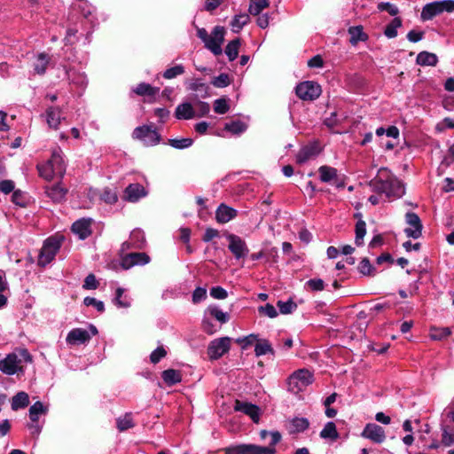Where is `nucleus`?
I'll list each match as a JSON object with an SVG mask.
<instances>
[{
	"label": "nucleus",
	"instance_id": "nucleus-10",
	"mask_svg": "<svg viewBox=\"0 0 454 454\" xmlns=\"http://www.w3.org/2000/svg\"><path fill=\"white\" fill-rule=\"evenodd\" d=\"M231 339L222 337L213 340L207 348V355L211 360H216L226 354L231 348Z\"/></svg>",
	"mask_w": 454,
	"mask_h": 454
},
{
	"label": "nucleus",
	"instance_id": "nucleus-5",
	"mask_svg": "<svg viewBox=\"0 0 454 454\" xmlns=\"http://www.w3.org/2000/svg\"><path fill=\"white\" fill-rule=\"evenodd\" d=\"M313 374L306 369H300L291 374L287 380L288 390L294 394L304 390L313 382Z\"/></svg>",
	"mask_w": 454,
	"mask_h": 454
},
{
	"label": "nucleus",
	"instance_id": "nucleus-53",
	"mask_svg": "<svg viewBox=\"0 0 454 454\" xmlns=\"http://www.w3.org/2000/svg\"><path fill=\"white\" fill-rule=\"evenodd\" d=\"M184 73V68L182 65H176L173 67L168 68L164 74L163 77L166 79H173L177 75L183 74Z\"/></svg>",
	"mask_w": 454,
	"mask_h": 454
},
{
	"label": "nucleus",
	"instance_id": "nucleus-59",
	"mask_svg": "<svg viewBox=\"0 0 454 454\" xmlns=\"http://www.w3.org/2000/svg\"><path fill=\"white\" fill-rule=\"evenodd\" d=\"M167 352L162 347L157 348L150 356V360L153 364H157L161 358L166 356Z\"/></svg>",
	"mask_w": 454,
	"mask_h": 454
},
{
	"label": "nucleus",
	"instance_id": "nucleus-49",
	"mask_svg": "<svg viewBox=\"0 0 454 454\" xmlns=\"http://www.w3.org/2000/svg\"><path fill=\"white\" fill-rule=\"evenodd\" d=\"M278 307L279 308V311L282 314H290L297 309V304L289 300L287 301H278Z\"/></svg>",
	"mask_w": 454,
	"mask_h": 454
},
{
	"label": "nucleus",
	"instance_id": "nucleus-28",
	"mask_svg": "<svg viewBox=\"0 0 454 454\" xmlns=\"http://www.w3.org/2000/svg\"><path fill=\"white\" fill-rule=\"evenodd\" d=\"M416 61L420 66L434 67L438 62V58L434 53L421 51L418 54Z\"/></svg>",
	"mask_w": 454,
	"mask_h": 454
},
{
	"label": "nucleus",
	"instance_id": "nucleus-27",
	"mask_svg": "<svg viewBox=\"0 0 454 454\" xmlns=\"http://www.w3.org/2000/svg\"><path fill=\"white\" fill-rule=\"evenodd\" d=\"M350 39L349 42L352 45H356L358 42H364L368 36L364 33L362 26L350 27L348 30Z\"/></svg>",
	"mask_w": 454,
	"mask_h": 454
},
{
	"label": "nucleus",
	"instance_id": "nucleus-40",
	"mask_svg": "<svg viewBox=\"0 0 454 454\" xmlns=\"http://www.w3.org/2000/svg\"><path fill=\"white\" fill-rule=\"evenodd\" d=\"M356 238H355V243L356 246H361L364 244V238L366 234V224L365 222L363 220L357 221L356 224Z\"/></svg>",
	"mask_w": 454,
	"mask_h": 454
},
{
	"label": "nucleus",
	"instance_id": "nucleus-4",
	"mask_svg": "<svg viewBox=\"0 0 454 454\" xmlns=\"http://www.w3.org/2000/svg\"><path fill=\"white\" fill-rule=\"evenodd\" d=\"M37 169L40 176L48 181L53 179L54 176L62 177L66 172V164L60 148L54 149L51 159L43 164H38Z\"/></svg>",
	"mask_w": 454,
	"mask_h": 454
},
{
	"label": "nucleus",
	"instance_id": "nucleus-57",
	"mask_svg": "<svg viewBox=\"0 0 454 454\" xmlns=\"http://www.w3.org/2000/svg\"><path fill=\"white\" fill-rule=\"evenodd\" d=\"M83 303L86 306H93L96 308V309L99 312H103L105 310V305L104 302L101 301H98L93 297L87 296L83 300Z\"/></svg>",
	"mask_w": 454,
	"mask_h": 454
},
{
	"label": "nucleus",
	"instance_id": "nucleus-50",
	"mask_svg": "<svg viewBox=\"0 0 454 454\" xmlns=\"http://www.w3.org/2000/svg\"><path fill=\"white\" fill-rule=\"evenodd\" d=\"M259 340L257 334H249L243 338H239L236 340V342L241 346L242 349L247 348L249 346L253 345L254 342Z\"/></svg>",
	"mask_w": 454,
	"mask_h": 454
},
{
	"label": "nucleus",
	"instance_id": "nucleus-35",
	"mask_svg": "<svg viewBox=\"0 0 454 454\" xmlns=\"http://www.w3.org/2000/svg\"><path fill=\"white\" fill-rule=\"evenodd\" d=\"M116 426L120 432H123L134 427L135 424L133 422L131 414L126 413L124 416L119 417L116 419Z\"/></svg>",
	"mask_w": 454,
	"mask_h": 454
},
{
	"label": "nucleus",
	"instance_id": "nucleus-12",
	"mask_svg": "<svg viewBox=\"0 0 454 454\" xmlns=\"http://www.w3.org/2000/svg\"><path fill=\"white\" fill-rule=\"evenodd\" d=\"M225 30L223 27H215L207 42L205 46L207 49L211 51L215 55L222 54V43L224 40Z\"/></svg>",
	"mask_w": 454,
	"mask_h": 454
},
{
	"label": "nucleus",
	"instance_id": "nucleus-3",
	"mask_svg": "<svg viewBox=\"0 0 454 454\" xmlns=\"http://www.w3.org/2000/svg\"><path fill=\"white\" fill-rule=\"evenodd\" d=\"M32 363V356L27 349L21 348L17 353H11L0 361V371L6 375L23 372V364Z\"/></svg>",
	"mask_w": 454,
	"mask_h": 454
},
{
	"label": "nucleus",
	"instance_id": "nucleus-46",
	"mask_svg": "<svg viewBox=\"0 0 454 454\" xmlns=\"http://www.w3.org/2000/svg\"><path fill=\"white\" fill-rule=\"evenodd\" d=\"M145 242V234L140 230H134L130 234V243L136 248H141Z\"/></svg>",
	"mask_w": 454,
	"mask_h": 454
},
{
	"label": "nucleus",
	"instance_id": "nucleus-13",
	"mask_svg": "<svg viewBox=\"0 0 454 454\" xmlns=\"http://www.w3.org/2000/svg\"><path fill=\"white\" fill-rule=\"evenodd\" d=\"M406 223L409 225L404 230L407 237L419 239L422 234V223L419 215L412 212H408L405 215Z\"/></svg>",
	"mask_w": 454,
	"mask_h": 454
},
{
	"label": "nucleus",
	"instance_id": "nucleus-37",
	"mask_svg": "<svg viewBox=\"0 0 454 454\" xmlns=\"http://www.w3.org/2000/svg\"><path fill=\"white\" fill-rule=\"evenodd\" d=\"M240 46V40L239 39H234L231 41L226 48H225V54L227 55L230 61H233L237 59L239 55V49Z\"/></svg>",
	"mask_w": 454,
	"mask_h": 454
},
{
	"label": "nucleus",
	"instance_id": "nucleus-55",
	"mask_svg": "<svg viewBox=\"0 0 454 454\" xmlns=\"http://www.w3.org/2000/svg\"><path fill=\"white\" fill-rule=\"evenodd\" d=\"M212 84L216 88H224L230 84V78L227 74H221L215 77Z\"/></svg>",
	"mask_w": 454,
	"mask_h": 454
},
{
	"label": "nucleus",
	"instance_id": "nucleus-60",
	"mask_svg": "<svg viewBox=\"0 0 454 454\" xmlns=\"http://www.w3.org/2000/svg\"><path fill=\"white\" fill-rule=\"evenodd\" d=\"M442 442L445 446H450L454 444V432L449 431L446 428L442 430Z\"/></svg>",
	"mask_w": 454,
	"mask_h": 454
},
{
	"label": "nucleus",
	"instance_id": "nucleus-64",
	"mask_svg": "<svg viewBox=\"0 0 454 454\" xmlns=\"http://www.w3.org/2000/svg\"><path fill=\"white\" fill-rule=\"evenodd\" d=\"M210 295L215 299H225L228 295L227 291L221 286L211 288Z\"/></svg>",
	"mask_w": 454,
	"mask_h": 454
},
{
	"label": "nucleus",
	"instance_id": "nucleus-38",
	"mask_svg": "<svg viewBox=\"0 0 454 454\" xmlns=\"http://www.w3.org/2000/svg\"><path fill=\"white\" fill-rule=\"evenodd\" d=\"M159 88L152 87L150 84L145 82H141L135 89H133V91L139 96H154L159 92Z\"/></svg>",
	"mask_w": 454,
	"mask_h": 454
},
{
	"label": "nucleus",
	"instance_id": "nucleus-16",
	"mask_svg": "<svg viewBox=\"0 0 454 454\" xmlns=\"http://www.w3.org/2000/svg\"><path fill=\"white\" fill-rule=\"evenodd\" d=\"M234 410L249 416L254 423H259L261 411L257 405L237 400Z\"/></svg>",
	"mask_w": 454,
	"mask_h": 454
},
{
	"label": "nucleus",
	"instance_id": "nucleus-63",
	"mask_svg": "<svg viewBox=\"0 0 454 454\" xmlns=\"http://www.w3.org/2000/svg\"><path fill=\"white\" fill-rule=\"evenodd\" d=\"M14 182L12 180H3L0 182V192L8 194L14 192Z\"/></svg>",
	"mask_w": 454,
	"mask_h": 454
},
{
	"label": "nucleus",
	"instance_id": "nucleus-21",
	"mask_svg": "<svg viewBox=\"0 0 454 454\" xmlns=\"http://www.w3.org/2000/svg\"><path fill=\"white\" fill-rule=\"evenodd\" d=\"M237 216V210L221 204L215 211V219L219 223H226Z\"/></svg>",
	"mask_w": 454,
	"mask_h": 454
},
{
	"label": "nucleus",
	"instance_id": "nucleus-56",
	"mask_svg": "<svg viewBox=\"0 0 454 454\" xmlns=\"http://www.w3.org/2000/svg\"><path fill=\"white\" fill-rule=\"evenodd\" d=\"M12 200L14 204L20 206V207H25L27 204L26 195L20 190H15L13 192L12 196Z\"/></svg>",
	"mask_w": 454,
	"mask_h": 454
},
{
	"label": "nucleus",
	"instance_id": "nucleus-24",
	"mask_svg": "<svg viewBox=\"0 0 454 454\" xmlns=\"http://www.w3.org/2000/svg\"><path fill=\"white\" fill-rule=\"evenodd\" d=\"M50 61L51 57L49 54L45 52L37 53L35 56V60L33 62V68L35 73L40 75L44 74Z\"/></svg>",
	"mask_w": 454,
	"mask_h": 454
},
{
	"label": "nucleus",
	"instance_id": "nucleus-30",
	"mask_svg": "<svg viewBox=\"0 0 454 454\" xmlns=\"http://www.w3.org/2000/svg\"><path fill=\"white\" fill-rule=\"evenodd\" d=\"M48 411V408L43 404L42 402H35L29 408V419L31 421H39L41 415H45Z\"/></svg>",
	"mask_w": 454,
	"mask_h": 454
},
{
	"label": "nucleus",
	"instance_id": "nucleus-26",
	"mask_svg": "<svg viewBox=\"0 0 454 454\" xmlns=\"http://www.w3.org/2000/svg\"><path fill=\"white\" fill-rule=\"evenodd\" d=\"M175 115L179 120H190L194 117L195 113L190 103H184L176 107Z\"/></svg>",
	"mask_w": 454,
	"mask_h": 454
},
{
	"label": "nucleus",
	"instance_id": "nucleus-14",
	"mask_svg": "<svg viewBox=\"0 0 454 454\" xmlns=\"http://www.w3.org/2000/svg\"><path fill=\"white\" fill-rule=\"evenodd\" d=\"M362 436L376 443H381L386 439L385 430L374 423H369L365 426Z\"/></svg>",
	"mask_w": 454,
	"mask_h": 454
},
{
	"label": "nucleus",
	"instance_id": "nucleus-19",
	"mask_svg": "<svg viewBox=\"0 0 454 454\" xmlns=\"http://www.w3.org/2000/svg\"><path fill=\"white\" fill-rule=\"evenodd\" d=\"M91 219L82 218L74 222L72 225V231L78 235L81 239H85L91 233Z\"/></svg>",
	"mask_w": 454,
	"mask_h": 454
},
{
	"label": "nucleus",
	"instance_id": "nucleus-7",
	"mask_svg": "<svg viewBox=\"0 0 454 454\" xmlns=\"http://www.w3.org/2000/svg\"><path fill=\"white\" fill-rule=\"evenodd\" d=\"M132 137L134 139L141 141L145 146H153L160 143V136L152 125H143L137 127Z\"/></svg>",
	"mask_w": 454,
	"mask_h": 454
},
{
	"label": "nucleus",
	"instance_id": "nucleus-22",
	"mask_svg": "<svg viewBox=\"0 0 454 454\" xmlns=\"http://www.w3.org/2000/svg\"><path fill=\"white\" fill-rule=\"evenodd\" d=\"M319 153L318 145L314 143L303 146L296 155V161L300 164L305 163L309 159L317 156Z\"/></svg>",
	"mask_w": 454,
	"mask_h": 454
},
{
	"label": "nucleus",
	"instance_id": "nucleus-33",
	"mask_svg": "<svg viewBox=\"0 0 454 454\" xmlns=\"http://www.w3.org/2000/svg\"><path fill=\"white\" fill-rule=\"evenodd\" d=\"M269 0H250L249 13L254 16L261 14V12L269 6Z\"/></svg>",
	"mask_w": 454,
	"mask_h": 454
},
{
	"label": "nucleus",
	"instance_id": "nucleus-2",
	"mask_svg": "<svg viewBox=\"0 0 454 454\" xmlns=\"http://www.w3.org/2000/svg\"><path fill=\"white\" fill-rule=\"evenodd\" d=\"M259 434L262 440H265L268 435L270 436L267 446L252 443L231 445L224 448V454H276V445L281 441V434L278 431L261 430Z\"/></svg>",
	"mask_w": 454,
	"mask_h": 454
},
{
	"label": "nucleus",
	"instance_id": "nucleus-15",
	"mask_svg": "<svg viewBox=\"0 0 454 454\" xmlns=\"http://www.w3.org/2000/svg\"><path fill=\"white\" fill-rule=\"evenodd\" d=\"M149 261L150 257L145 253H130L122 257L121 265L128 270L135 265H145Z\"/></svg>",
	"mask_w": 454,
	"mask_h": 454
},
{
	"label": "nucleus",
	"instance_id": "nucleus-52",
	"mask_svg": "<svg viewBox=\"0 0 454 454\" xmlns=\"http://www.w3.org/2000/svg\"><path fill=\"white\" fill-rule=\"evenodd\" d=\"M230 109L229 104L225 98H218L214 102V111L216 114H226Z\"/></svg>",
	"mask_w": 454,
	"mask_h": 454
},
{
	"label": "nucleus",
	"instance_id": "nucleus-58",
	"mask_svg": "<svg viewBox=\"0 0 454 454\" xmlns=\"http://www.w3.org/2000/svg\"><path fill=\"white\" fill-rule=\"evenodd\" d=\"M258 310L260 313H262L270 318H274L278 316L277 309H275V307L273 305H271L270 303H267L264 306L259 307Z\"/></svg>",
	"mask_w": 454,
	"mask_h": 454
},
{
	"label": "nucleus",
	"instance_id": "nucleus-6",
	"mask_svg": "<svg viewBox=\"0 0 454 454\" xmlns=\"http://www.w3.org/2000/svg\"><path fill=\"white\" fill-rule=\"evenodd\" d=\"M454 10V0L435 1L426 4L421 12L423 20H430L443 12H451Z\"/></svg>",
	"mask_w": 454,
	"mask_h": 454
},
{
	"label": "nucleus",
	"instance_id": "nucleus-42",
	"mask_svg": "<svg viewBox=\"0 0 454 454\" xmlns=\"http://www.w3.org/2000/svg\"><path fill=\"white\" fill-rule=\"evenodd\" d=\"M256 356H261L268 353H273V348L267 340H259L254 348Z\"/></svg>",
	"mask_w": 454,
	"mask_h": 454
},
{
	"label": "nucleus",
	"instance_id": "nucleus-36",
	"mask_svg": "<svg viewBox=\"0 0 454 454\" xmlns=\"http://www.w3.org/2000/svg\"><path fill=\"white\" fill-rule=\"evenodd\" d=\"M320 436L324 439L336 440L339 434L335 424L332 421L327 422L320 432Z\"/></svg>",
	"mask_w": 454,
	"mask_h": 454
},
{
	"label": "nucleus",
	"instance_id": "nucleus-51",
	"mask_svg": "<svg viewBox=\"0 0 454 454\" xmlns=\"http://www.w3.org/2000/svg\"><path fill=\"white\" fill-rule=\"evenodd\" d=\"M359 272L364 276H372L374 273V268L371 264L369 259L364 258L358 266Z\"/></svg>",
	"mask_w": 454,
	"mask_h": 454
},
{
	"label": "nucleus",
	"instance_id": "nucleus-32",
	"mask_svg": "<svg viewBox=\"0 0 454 454\" xmlns=\"http://www.w3.org/2000/svg\"><path fill=\"white\" fill-rule=\"evenodd\" d=\"M309 420L305 418H294L290 421V432L300 433L305 431L309 427Z\"/></svg>",
	"mask_w": 454,
	"mask_h": 454
},
{
	"label": "nucleus",
	"instance_id": "nucleus-9",
	"mask_svg": "<svg viewBox=\"0 0 454 454\" xmlns=\"http://www.w3.org/2000/svg\"><path fill=\"white\" fill-rule=\"evenodd\" d=\"M295 92L299 98L305 101H313L321 95L322 90L318 83L307 81L299 83L295 88Z\"/></svg>",
	"mask_w": 454,
	"mask_h": 454
},
{
	"label": "nucleus",
	"instance_id": "nucleus-44",
	"mask_svg": "<svg viewBox=\"0 0 454 454\" xmlns=\"http://www.w3.org/2000/svg\"><path fill=\"white\" fill-rule=\"evenodd\" d=\"M249 15L246 13L236 15L231 21L232 30L234 32H239L246 24L249 22Z\"/></svg>",
	"mask_w": 454,
	"mask_h": 454
},
{
	"label": "nucleus",
	"instance_id": "nucleus-61",
	"mask_svg": "<svg viewBox=\"0 0 454 454\" xmlns=\"http://www.w3.org/2000/svg\"><path fill=\"white\" fill-rule=\"evenodd\" d=\"M378 9L380 11H386L392 16H395L398 13V8L395 5L391 4L390 3H380L378 5Z\"/></svg>",
	"mask_w": 454,
	"mask_h": 454
},
{
	"label": "nucleus",
	"instance_id": "nucleus-23",
	"mask_svg": "<svg viewBox=\"0 0 454 454\" xmlns=\"http://www.w3.org/2000/svg\"><path fill=\"white\" fill-rule=\"evenodd\" d=\"M65 119L59 107L51 106L46 111V121L51 129H57L61 121Z\"/></svg>",
	"mask_w": 454,
	"mask_h": 454
},
{
	"label": "nucleus",
	"instance_id": "nucleus-1",
	"mask_svg": "<svg viewBox=\"0 0 454 454\" xmlns=\"http://www.w3.org/2000/svg\"><path fill=\"white\" fill-rule=\"evenodd\" d=\"M370 186L372 191L383 193L387 198H401L405 192L403 184L385 168L379 169L376 176L371 180Z\"/></svg>",
	"mask_w": 454,
	"mask_h": 454
},
{
	"label": "nucleus",
	"instance_id": "nucleus-39",
	"mask_svg": "<svg viewBox=\"0 0 454 454\" xmlns=\"http://www.w3.org/2000/svg\"><path fill=\"white\" fill-rule=\"evenodd\" d=\"M451 334V330L449 327H432L430 329V338L434 340H442L446 339Z\"/></svg>",
	"mask_w": 454,
	"mask_h": 454
},
{
	"label": "nucleus",
	"instance_id": "nucleus-20",
	"mask_svg": "<svg viewBox=\"0 0 454 454\" xmlns=\"http://www.w3.org/2000/svg\"><path fill=\"white\" fill-rule=\"evenodd\" d=\"M319 178L323 183H332L336 186H340L338 183V171L336 168L330 166H321L318 168Z\"/></svg>",
	"mask_w": 454,
	"mask_h": 454
},
{
	"label": "nucleus",
	"instance_id": "nucleus-43",
	"mask_svg": "<svg viewBox=\"0 0 454 454\" xmlns=\"http://www.w3.org/2000/svg\"><path fill=\"white\" fill-rule=\"evenodd\" d=\"M68 79L79 87H84L87 84V77L83 73H77L75 71H67Z\"/></svg>",
	"mask_w": 454,
	"mask_h": 454
},
{
	"label": "nucleus",
	"instance_id": "nucleus-62",
	"mask_svg": "<svg viewBox=\"0 0 454 454\" xmlns=\"http://www.w3.org/2000/svg\"><path fill=\"white\" fill-rule=\"evenodd\" d=\"M98 281L93 274H89L83 283V288L87 290L96 289L98 287Z\"/></svg>",
	"mask_w": 454,
	"mask_h": 454
},
{
	"label": "nucleus",
	"instance_id": "nucleus-17",
	"mask_svg": "<svg viewBox=\"0 0 454 454\" xmlns=\"http://www.w3.org/2000/svg\"><path fill=\"white\" fill-rule=\"evenodd\" d=\"M147 194L145 187L140 184H130L124 191L123 199L129 202H137Z\"/></svg>",
	"mask_w": 454,
	"mask_h": 454
},
{
	"label": "nucleus",
	"instance_id": "nucleus-8",
	"mask_svg": "<svg viewBox=\"0 0 454 454\" xmlns=\"http://www.w3.org/2000/svg\"><path fill=\"white\" fill-rule=\"evenodd\" d=\"M61 239L58 238H49L44 242L38 259V264L45 266L55 257L61 246Z\"/></svg>",
	"mask_w": 454,
	"mask_h": 454
},
{
	"label": "nucleus",
	"instance_id": "nucleus-45",
	"mask_svg": "<svg viewBox=\"0 0 454 454\" xmlns=\"http://www.w3.org/2000/svg\"><path fill=\"white\" fill-rule=\"evenodd\" d=\"M100 199L107 204H114L117 201V192L112 188H105L100 195Z\"/></svg>",
	"mask_w": 454,
	"mask_h": 454
},
{
	"label": "nucleus",
	"instance_id": "nucleus-18",
	"mask_svg": "<svg viewBox=\"0 0 454 454\" xmlns=\"http://www.w3.org/2000/svg\"><path fill=\"white\" fill-rule=\"evenodd\" d=\"M90 340V334L89 332L82 328H74L71 330L67 338L66 341L69 345H80L88 342Z\"/></svg>",
	"mask_w": 454,
	"mask_h": 454
},
{
	"label": "nucleus",
	"instance_id": "nucleus-31",
	"mask_svg": "<svg viewBox=\"0 0 454 454\" xmlns=\"http://www.w3.org/2000/svg\"><path fill=\"white\" fill-rule=\"evenodd\" d=\"M161 377L165 383L168 384V386L175 385L180 382L182 380L180 372L174 369L165 370L162 372Z\"/></svg>",
	"mask_w": 454,
	"mask_h": 454
},
{
	"label": "nucleus",
	"instance_id": "nucleus-41",
	"mask_svg": "<svg viewBox=\"0 0 454 454\" xmlns=\"http://www.w3.org/2000/svg\"><path fill=\"white\" fill-rule=\"evenodd\" d=\"M402 26L400 18H395L385 28L384 34L388 38H395L397 35V29Z\"/></svg>",
	"mask_w": 454,
	"mask_h": 454
},
{
	"label": "nucleus",
	"instance_id": "nucleus-48",
	"mask_svg": "<svg viewBox=\"0 0 454 454\" xmlns=\"http://www.w3.org/2000/svg\"><path fill=\"white\" fill-rule=\"evenodd\" d=\"M207 310L213 317L222 324L226 323L229 320L228 314L221 310L218 307H209Z\"/></svg>",
	"mask_w": 454,
	"mask_h": 454
},
{
	"label": "nucleus",
	"instance_id": "nucleus-34",
	"mask_svg": "<svg viewBox=\"0 0 454 454\" xmlns=\"http://www.w3.org/2000/svg\"><path fill=\"white\" fill-rule=\"evenodd\" d=\"M247 126L243 121L237 120L231 122H227L224 125V129L234 134L239 135L247 129Z\"/></svg>",
	"mask_w": 454,
	"mask_h": 454
},
{
	"label": "nucleus",
	"instance_id": "nucleus-25",
	"mask_svg": "<svg viewBox=\"0 0 454 454\" xmlns=\"http://www.w3.org/2000/svg\"><path fill=\"white\" fill-rule=\"evenodd\" d=\"M67 190L64 188L61 184H56L51 186L46 187V194L49 198H51L55 202H60L64 200Z\"/></svg>",
	"mask_w": 454,
	"mask_h": 454
},
{
	"label": "nucleus",
	"instance_id": "nucleus-11",
	"mask_svg": "<svg viewBox=\"0 0 454 454\" xmlns=\"http://www.w3.org/2000/svg\"><path fill=\"white\" fill-rule=\"evenodd\" d=\"M226 239L229 241L228 248L234 255L235 259L239 260L248 254L249 249L245 240L235 234H228Z\"/></svg>",
	"mask_w": 454,
	"mask_h": 454
},
{
	"label": "nucleus",
	"instance_id": "nucleus-47",
	"mask_svg": "<svg viewBox=\"0 0 454 454\" xmlns=\"http://www.w3.org/2000/svg\"><path fill=\"white\" fill-rule=\"evenodd\" d=\"M193 143L192 138H174L168 140V145L176 149H185L190 147Z\"/></svg>",
	"mask_w": 454,
	"mask_h": 454
},
{
	"label": "nucleus",
	"instance_id": "nucleus-54",
	"mask_svg": "<svg viewBox=\"0 0 454 454\" xmlns=\"http://www.w3.org/2000/svg\"><path fill=\"white\" fill-rule=\"evenodd\" d=\"M305 286L311 291H322L325 288V282L321 278H312L308 280Z\"/></svg>",
	"mask_w": 454,
	"mask_h": 454
},
{
	"label": "nucleus",
	"instance_id": "nucleus-29",
	"mask_svg": "<svg viewBox=\"0 0 454 454\" xmlns=\"http://www.w3.org/2000/svg\"><path fill=\"white\" fill-rule=\"evenodd\" d=\"M29 403V396L26 392H19L12 399V409L17 411L25 408Z\"/></svg>",
	"mask_w": 454,
	"mask_h": 454
}]
</instances>
